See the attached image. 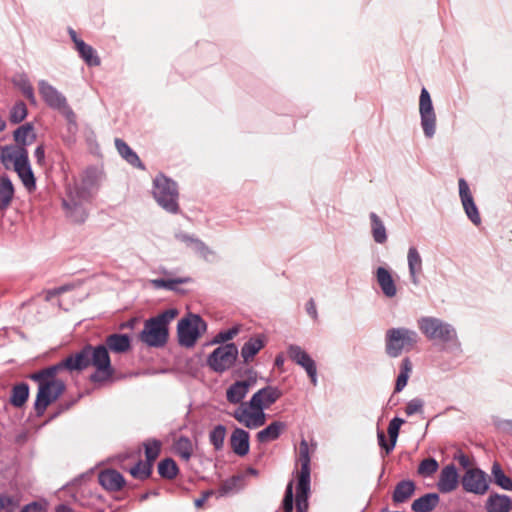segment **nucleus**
Instances as JSON below:
<instances>
[{
    "mask_svg": "<svg viewBox=\"0 0 512 512\" xmlns=\"http://www.w3.org/2000/svg\"><path fill=\"white\" fill-rule=\"evenodd\" d=\"M63 361L67 371H82L89 366L94 367V372L89 380L94 384H105L113 381L115 369L111 364L109 351L104 344L93 346L86 344L79 352L71 354Z\"/></svg>",
    "mask_w": 512,
    "mask_h": 512,
    "instance_id": "obj_1",
    "label": "nucleus"
},
{
    "mask_svg": "<svg viewBox=\"0 0 512 512\" xmlns=\"http://www.w3.org/2000/svg\"><path fill=\"white\" fill-rule=\"evenodd\" d=\"M282 392L274 386H266L254 393L248 402L241 403L231 416L248 429H257L266 423L265 409L273 405Z\"/></svg>",
    "mask_w": 512,
    "mask_h": 512,
    "instance_id": "obj_2",
    "label": "nucleus"
},
{
    "mask_svg": "<svg viewBox=\"0 0 512 512\" xmlns=\"http://www.w3.org/2000/svg\"><path fill=\"white\" fill-rule=\"evenodd\" d=\"M63 370H66V366H63V361H60L30 376L33 381L38 383V393L34 403L37 415H42L46 408L64 392V382L56 378V375Z\"/></svg>",
    "mask_w": 512,
    "mask_h": 512,
    "instance_id": "obj_3",
    "label": "nucleus"
},
{
    "mask_svg": "<svg viewBox=\"0 0 512 512\" xmlns=\"http://www.w3.org/2000/svg\"><path fill=\"white\" fill-rule=\"evenodd\" d=\"M177 315L176 309H167L155 317L145 320L144 327L138 336L139 340L148 347H164L169 338L168 326Z\"/></svg>",
    "mask_w": 512,
    "mask_h": 512,
    "instance_id": "obj_4",
    "label": "nucleus"
},
{
    "mask_svg": "<svg viewBox=\"0 0 512 512\" xmlns=\"http://www.w3.org/2000/svg\"><path fill=\"white\" fill-rule=\"evenodd\" d=\"M0 161L5 169L13 167L18 177L22 181L24 187L28 191H33L36 188V179L34 177L28 151L24 147L17 146H4L1 148Z\"/></svg>",
    "mask_w": 512,
    "mask_h": 512,
    "instance_id": "obj_5",
    "label": "nucleus"
},
{
    "mask_svg": "<svg viewBox=\"0 0 512 512\" xmlns=\"http://www.w3.org/2000/svg\"><path fill=\"white\" fill-rule=\"evenodd\" d=\"M310 453L309 445L305 439H302L298 450V463L301 466L298 472V484L296 493V511L307 512L308 493L310 491Z\"/></svg>",
    "mask_w": 512,
    "mask_h": 512,
    "instance_id": "obj_6",
    "label": "nucleus"
},
{
    "mask_svg": "<svg viewBox=\"0 0 512 512\" xmlns=\"http://www.w3.org/2000/svg\"><path fill=\"white\" fill-rule=\"evenodd\" d=\"M153 196L156 202L169 213L177 214L179 212L178 188L175 181L159 174L153 181Z\"/></svg>",
    "mask_w": 512,
    "mask_h": 512,
    "instance_id": "obj_7",
    "label": "nucleus"
},
{
    "mask_svg": "<svg viewBox=\"0 0 512 512\" xmlns=\"http://www.w3.org/2000/svg\"><path fill=\"white\" fill-rule=\"evenodd\" d=\"M418 342V334L407 328H391L386 331L385 351L388 356L396 358L403 350L409 351Z\"/></svg>",
    "mask_w": 512,
    "mask_h": 512,
    "instance_id": "obj_8",
    "label": "nucleus"
},
{
    "mask_svg": "<svg viewBox=\"0 0 512 512\" xmlns=\"http://www.w3.org/2000/svg\"><path fill=\"white\" fill-rule=\"evenodd\" d=\"M418 328L431 341L449 343L457 339L454 327L435 317H421L418 320Z\"/></svg>",
    "mask_w": 512,
    "mask_h": 512,
    "instance_id": "obj_9",
    "label": "nucleus"
},
{
    "mask_svg": "<svg viewBox=\"0 0 512 512\" xmlns=\"http://www.w3.org/2000/svg\"><path fill=\"white\" fill-rule=\"evenodd\" d=\"M39 94L50 108L59 111L69 124L76 126V115L67 103L66 97L46 80L38 82Z\"/></svg>",
    "mask_w": 512,
    "mask_h": 512,
    "instance_id": "obj_10",
    "label": "nucleus"
},
{
    "mask_svg": "<svg viewBox=\"0 0 512 512\" xmlns=\"http://www.w3.org/2000/svg\"><path fill=\"white\" fill-rule=\"evenodd\" d=\"M238 348L234 343H226L217 347L207 358L208 366L217 373H223L235 364Z\"/></svg>",
    "mask_w": 512,
    "mask_h": 512,
    "instance_id": "obj_11",
    "label": "nucleus"
},
{
    "mask_svg": "<svg viewBox=\"0 0 512 512\" xmlns=\"http://www.w3.org/2000/svg\"><path fill=\"white\" fill-rule=\"evenodd\" d=\"M179 343L185 347H193L201 334V329H206V323L198 315L183 318L178 323Z\"/></svg>",
    "mask_w": 512,
    "mask_h": 512,
    "instance_id": "obj_12",
    "label": "nucleus"
},
{
    "mask_svg": "<svg viewBox=\"0 0 512 512\" xmlns=\"http://www.w3.org/2000/svg\"><path fill=\"white\" fill-rule=\"evenodd\" d=\"M419 112L421 117V126L425 136L428 138L433 137L436 129V115L430 94L426 88H422L421 90Z\"/></svg>",
    "mask_w": 512,
    "mask_h": 512,
    "instance_id": "obj_13",
    "label": "nucleus"
},
{
    "mask_svg": "<svg viewBox=\"0 0 512 512\" xmlns=\"http://www.w3.org/2000/svg\"><path fill=\"white\" fill-rule=\"evenodd\" d=\"M461 483L466 492L482 495L488 490L486 475L477 468L468 469L463 475Z\"/></svg>",
    "mask_w": 512,
    "mask_h": 512,
    "instance_id": "obj_14",
    "label": "nucleus"
},
{
    "mask_svg": "<svg viewBox=\"0 0 512 512\" xmlns=\"http://www.w3.org/2000/svg\"><path fill=\"white\" fill-rule=\"evenodd\" d=\"M288 355L292 361L307 372L312 384H317V369L315 361L300 346L292 344L288 348Z\"/></svg>",
    "mask_w": 512,
    "mask_h": 512,
    "instance_id": "obj_15",
    "label": "nucleus"
},
{
    "mask_svg": "<svg viewBox=\"0 0 512 512\" xmlns=\"http://www.w3.org/2000/svg\"><path fill=\"white\" fill-rule=\"evenodd\" d=\"M458 184H459V195H460L461 202H462V205H463V208L465 210L467 217L470 219V221L473 224L479 225L481 223V217H480L478 208L475 205L473 196L470 192L467 182L463 178H461V179H459Z\"/></svg>",
    "mask_w": 512,
    "mask_h": 512,
    "instance_id": "obj_16",
    "label": "nucleus"
},
{
    "mask_svg": "<svg viewBox=\"0 0 512 512\" xmlns=\"http://www.w3.org/2000/svg\"><path fill=\"white\" fill-rule=\"evenodd\" d=\"M255 383V380L246 379L236 381L231 384L226 390V399L230 404L241 405L244 403L243 400L247 396L251 386Z\"/></svg>",
    "mask_w": 512,
    "mask_h": 512,
    "instance_id": "obj_17",
    "label": "nucleus"
},
{
    "mask_svg": "<svg viewBox=\"0 0 512 512\" xmlns=\"http://www.w3.org/2000/svg\"><path fill=\"white\" fill-rule=\"evenodd\" d=\"M459 476L453 464L445 466L440 473L437 487L441 493H449L458 486Z\"/></svg>",
    "mask_w": 512,
    "mask_h": 512,
    "instance_id": "obj_18",
    "label": "nucleus"
},
{
    "mask_svg": "<svg viewBox=\"0 0 512 512\" xmlns=\"http://www.w3.org/2000/svg\"><path fill=\"white\" fill-rule=\"evenodd\" d=\"M249 433L242 428H235L230 436V446L232 451L240 456H246L249 452L250 443Z\"/></svg>",
    "mask_w": 512,
    "mask_h": 512,
    "instance_id": "obj_19",
    "label": "nucleus"
},
{
    "mask_svg": "<svg viewBox=\"0 0 512 512\" xmlns=\"http://www.w3.org/2000/svg\"><path fill=\"white\" fill-rule=\"evenodd\" d=\"M109 352L123 354L131 349V339L127 334L113 333L103 343Z\"/></svg>",
    "mask_w": 512,
    "mask_h": 512,
    "instance_id": "obj_20",
    "label": "nucleus"
},
{
    "mask_svg": "<svg viewBox=\"0 0 512 512\" xmlns=\"http://www.w3.org/2000/svg\"><path fill=\"white\" fill-rule=\"evenodd\" d=\"M99 483L109 491H119L125 484L121 473L116 470H104L99 474Z\"/></svg>",
    "mask_w": 512,
    "mask_h": 512,
    "instance_id": "obj_21",
    "label": "nucleus"
},
{
    "mask_svg": "<svg viewBox=\"0 0 512 512\" xmlns=\"http://www.w3.org/2000/svg\"><path fill=\"white\" fill-rule=\"evenodd\" d=\"M376 278L383 294L386 297L392 298L396 295L397 288L389 270L384 267H379L376 270Z\"/></svg>",
    "mask_w": 512,
    "mask_h": 512,
    "instance_id": "obj_22",
    "label": "nucleus"
},
{
    "mask_svg": "<svg viewBox=\"0 0 512 512\" xmlns=\"http://www.w3.org/2000/svg\"><path fill=\"white\" fill-rule=\"evenodd\" d=\"M15 188L7 175L0 176V211L5 212L11 205Z\"/></svg>",
    "mask_w": 512,
    "mask_h": 512,
    "instance_id": "obj_23",
    "label": "nucleus"
},
{
    "mask_svg": "<svg viewBox=\"0 0 512 512\" xmlns=\"http://www.w3.org/2000/svg\"><path fill=\"white\" fill-rule=\"evenodd\" d=\"M408 268L411 282L419 284V274L422 272V258L416 247L411 246L407 254Z\"/></svg>",
    "mask_w": 512,
    "mask_h": 512,
    "instance_id": "obj_24",
    "label": "nucleus"
},
{
    "mask_svg": "<svg viewBox=\"0 0 512 512\" xmlns=\"http://www.w3.org/2000/svg\"><path fill=\"white\" fill-rule=\"evenodd\" d=\"M115 147L120 154V156L126 160L130 165L142 169H145V166L141 162L138 155L128 146V144L120 138L115 139Z\"/></svg>",
    "mask_w": 512,
    "mask_h": 512,
    "instance_id": "obj_25",
    "label": "nucleus"
},
{
    "mask_svg": "<svg viewBox=\"0 0 512 512\" xmlns=\"http://www.w3.org/2000/svg\"><path fill=\"white\" fill-rule=\"evenodd\" d=\"M284 429L285 424L283 422L274 421L256 434L257 441L260 443L274 441L280 437Z\"/></svg>",
    "mask_w": 512,
    "mask_h": 512,
    "instance_id": "obj_26",
    "label": "nucleus"
},
{
    "mask_svg": "<svg viewBox=\"0 0 512 512\" xmlns=\"http://www.w3.org/2000/svg\"><path fill=\"white\" fill-rule=\"evenodd\" d=\"M415 491V484L411 480H402L398 482L393 491L392 500L394 503L406 502Z\"/></svg>",
    "mask_w": 512,
    "mask_h": 512,
    "instance_id": "obj_27",
    "label": "nucleus"
},
{
    "mask_svg": "<svg viewBox=\"0 0 512 512\" xmlns=\"http://www.w3.org/2000/svg\"><path fill=\"white\" fill-rule=\"evenodd\" d=\"M173 451L181 460L189 462L194 452V446L188 437L180 436L174 441Z\"/></svg>",
    "mask_w": 512,
    "mask_h": 512,
    "instance_id": "obj_28",
    "label": "nucleus"
},
{
    "mask_svg": "<svg viewBox=\"0 0 512 512\" xmlns=\"http://www.w3.org/2000/svg\"><path fill=\"white\" fill-rule=\"evenodd\" d=\"M438 503V494L428 493L414 500L411 508L414 512H431L438 505Z\"/></svg>",
    "mask_w": 512,
    "mask_h": 512,
    "instance_id": "obj_29",
    "label": "nucleus"
},
{
    "mask_svg": "<svg viewBox=\"0 0 512 512\" xmlns=\"http://www.w3.org/2000/svg\"><path fill=\"white\" fill-rule=\"evenodd\" d=\"M14 140L17 143V147H24L30 145L36 138L33 133V126L29 123H26L20 127H18L14 133Z\"/></svg>",
    "mask_w": 512,
    "mask_h": 512,
    "instance_id": "obj_30",
    "label": "nucleus"
},
{
    "mask_svg": "<svg viewBox=\"0 0 512 512\" xmlns=\"http://www.w3.org/2000/svg\"><path fill=\"white\" fill-rule=\"evenodd\" d=\"M91 198V193L89 189L83 184H75L73 186H69L67 192V198L63 199V201L76 202L80 204H84L88 202Z\"/></svg>",
    "mask_w": 512,
    "mask_h": 512,
    "instance_id": "obj_31",
    "label": "nucleus"
},
{
    "mask_svg": "<svg viewBox=\"0 0 512 512\" xmlns=\"http://www.w3.org/2000/svg\"><path fill=\"white\" fill-rule=\"evenodd\" d=\"M263 347L264 341L261 338H250L241 348V357L243 358V361L248 363Z\"/></svg>",
    "mask_w": 512,
    "mask_h": 512,
    "instance_id": "obj_32",
    "label": "nucleus"
},
{
    "mask_svg": "<svg viewBox=\"0 0 512 512\" xmlns=\"http://www.w3.org/2000/svg\"><path fill=\"white\" fill-rule=\"evenodd\" d=\"M67 216L75 223H83L87 218V211L83 204L63 201Z\"/></svg>",
    "mask_w": 512,
    "mask_h": 512,
    "instance_id": "obj_33",
    "label": "nucleus"
},
{
    "mask_svg": "<svg viewBox=\"0 0 512 512\" xmlns=\"http://www.w3.org/2000/svg\"><path fill=\"white\" fill-rule=\"evenodd\" d=\"M511 509V500L505 495L490 496L487 502L488 512H509Z\"/></svg>",
    "mask_w": 512,
    "mask_h": 512,
    "instance_id": "obj_34",
    "label": "nucleus"
},
{
    "mask_svg": "<svg viewBox=\"0 0 512 512\" xmlns=\"http://www.w3.org/2000/svg\"><path fill=\"white\" fill-rule=\"evenodd\" d=\"M370 220L372 236L374 241L379 244L385 243L387 241V234L383 222L374 212L370 213Z\"/></svg>",
    "mask_w": 512,
    "mask_h": 512,
    "instance_id": "obj_35",
    "label": "nucleus"
},
{
    "mask_svg": "<svg viewBox=\"0 0 512 512\" xmlns=\"http://www.w3.org/2000/svg\"><path fill=\"white\" fill-rule=\"evenodd\" d=\"M78 53L81 58L86 62L89 66H98L100 65V59L96 55L95 50L92 46L86 44L84 41H78L76 47Z\"/></svg>",
    "mask_w": 512,
    "mask_h": 512,
    "instance_id": "obj_36",
    "label": "nucleus"
},
{
    "mask_svg": "<svg viewBox=\"0 0 512 512\" xmlns=\"http://www.w3.org/2000/svg\"><path fill=\"white\" fill-rule=\"evenodd\" d=\"M412 371V363L409 358H404L401 362L400 373L397 377L394 392H401L407 385L410 373Z\"/></svg>",
    "mask_w": 512,
    "mask_h": 512,
    "instance_id": "obj_37",
    "label": "nucleus"
},
{
    "mask_svg": "<svg viewBox=\"0 0 512 512\" xmlns=\"http://www.w3.org/2000/svg\"><path fill=\"white\" fill-rule=\"evenodd\" d=\"M29 396V386L26 383L15 385L12 389L10 402L15 407H21Z\"/></svg>",
    "mask_w": 512,
    "mask_h": 512,
    "instance_id": "obj_38",
    "label": "nucleus"
},
{
    "mask_svg": "<svg viewBox=\"0 0 512 512\" xmlns=\"http://www.w3.org/2000/svg\"><path fill=\"white\" fill-rule=\"evenodd\" d=\"M179 472L176 462L171 458H165L158 464V473L165 479H174Z\"/></svg>",
    "mask_w": 512,
    "mask_h": 512,
    "instance_id": "obj_39",
    "label": "nucleus"
},
{
    "mask_svg": "<svg viewBox=\"0 0 512 512\" xmlns=\"http://www.w3.org/2000/svg\"><path fill=\"white\" fill-rule=\"evenodd\" d=\"M226 427L222 424L216 425L209 433V441L216 451H220L224 447L226 438Z\"/></svg>",
    "mask_w": 512,
    "mask_h": 512,
    "instance_id": "obj_40",
    "label": "nucleus"
},
{
    "mask_svg": "<svg viewBox=\"0 0 512 512\" xmlns=\"http://www.w3.org/2000/svg\"><path fill=\"white\" fill-rule=\"evenodd\" d=\"M143 445L145 448L146 462L153 465L161 452L162 443L157 439H148Z\"/></svg>",
    "mask_w": 512,
    "mask_h": 512,
    "instance_id": "obj_41",
    "label": "nucleus"
},
{
    "mask_svg": "<svg viewBox=\"0 0 512 512\" xmlns=\"http://www.w3.org/2000/svg\"><path fill=\"white\" fill-rule=\"evenodd\" d=\"M492 475L495 483L505 490L512 491V480L505 475L501 466L498 463H494L492 466Z\"/></svg>",
    "mask_w": 512,
    "mask_h": 512,
    "instance_id": "obj_42",
    "label": "nucleus"
},
{
    "mask_svg": "<svg viewBox=\"0 0 512 512\" xmlns=\"http://www.w3.org/2000/svg\"><path fill=\"white\" fill-rule=\"evenodd\" d=\"M21 497L19 494H2L0 493V511L14 512L20 506Z\"/></svg>",
    "mask_w": 512,
    "mask_h": 512,
    "instance_id": "obj_43",
    "label": "nucleus"
},
{
    "mask_svg": "<svg viewBox=\"0 0 512 512\" xmlns=\"http://www.w3.org/2000/svg\"><path fill=\"white\" fill-rule=\"evenodd\" d=\"M404 423L403 419H400L398 417L393 418L388 426V434L390 437V443L389 447L387 448V454H390V452L394 449L399 433L400 426Z\"/></svg>",
    "mask_w": 512,
    "mask_h": 512,
    "instance_id": "obj_44",
    "label": "nucleus"
},
{
    "mask_svg": "<svg viewBox=\"0 0 512 512\" xmlns=\"http://www.w3.org/2000/svg\"><path fill=\"white\" fill-rule=\"evenodd\" d=\"M152 467L153 465L149 462L139 461L130 469V473L134 478L144 480L150 476Z\"/></svg>",
    "mask_w": 512,
    "mask_h": 512,
    "instance_id": "obj_45",
    "label": "nucleus"
},
{
    "mask_svg": "<svg viewBox=\"0 0 512 512\" xmlns=\"http://www.w3.org/2000/svg\"><path fill=\"white\" fill-rule=\"evenodd\" d=\"M439 468L438 462L434 458L422 460L418 466V474L423 477L432 476Z\"/></svg>",
    "mask_w": 512,
    "mask_h": 512,
    "instance_id": "obj_46",
    "label": "nucleus"
},
{
    "mask_svg": "<svg viewBox=\"0 0 512 512\" xmlns=\"http://www.w3.org/2000/svg\"><path fill=\"white\" fill-rule=\"evenodd\" d=\"M27 116V107L24 102L19 101L15 103L10 111V122L13 124H18L22 122Z\"/></svg>",
    "mask_w": 512,
    "mask_h": 512,
    "instance_id": "obj_47",
    "label": "nucleus"
},
{
    "mask_svg": "<svg viewBox=\"0 0 512 512\" xmlns=\"http://www.w3.org/2000/svg\"><path fill=\"white\" fill-rule=\"evenodd\" d=\"M16 85L20 88L23 95L29 100L31 104H37L33 86L31 85L27 77L22 76L20 80L16 83Z\"/></svg>",
    "mask_w": 512,
    "mask_h": 512,
    "instance_id": "obj_48",
    "label": "nucleus"
},
{
    "mask_svg": "<svg viewBox=\"0 0 512 512\" xmlns=\"http://www.w3.org/2000/svg\"><path fill=\"white\" fill-rule=\"evenodd\" d=\"M240 332V326L235 325L228 330L220 331L213 339V343H226L232 340Z\"/></svg>",
    "mask_w": 512,
    "mask_h": 512,
    "instance_id": "obj_49",
    "label": "nucleus"
},
{
    "mask_svg": "<svg viewBox=\"0 0 512 512\" xmlns=\"http://www.w3.org/2000/svg\"><path fill=\"white\" fill-rule=\"evenodd\" d=\"M282 506L284 512L293 511V481L287 484Z\"/></svg>",
    "mask_w": 512,
    "mask_h": 512,
    "instance_id": "obj_50",
    "label": "nucleus"
},
{
    "mask_svg": "<svg viewBox=\"0 0 512 512\" xmlns=\"http://www.w3.org/2000/svg\"><path fill=\"white\" fill-rule=\"evenodd\" d=\"M424 402L419 398H414L410 400L405 408V413L408 416H412L416 413H421L423 411Z\"/></svg>",
    "mask_w": 512,
    "mask_h": 512,
    "instance_id": "obj_51",
    "label": "nucleus"
},
{
    "mask_svg": "<svg viewBox=\"0 0 512 512\" xmlns=\"http://www.w3.org/2000/svg\"><path fill=\"white\" fill-rule=\"evenodd\" d=\"M181 240L187 243H193L195 246V249L200 253L210 252L208 247L199 239H194L191 236L188 235H182Z\"/></svg>",
    "mask_w": 512,
    "mask_h": 512,
    "instance_id": "obj_52",
    "label": "nucleus"
},
{
    "mask_svg": "<svg viewBox=\"0 0 512 512\" xmlns=\"http://www.w3.org/2000/svg\"><path fill=\"white\" fill-rule=\"evenodd\" d=\"M237 482H238V478H236V477H233L231 479L224 481L219 488L220 493L222 495L228 494L229 492H231L234 489Z\"/></svg>",
    "mask_w": 512,
    "mask_h": 512,
    "instance_id": "obj_53",
    "label": "nucleus"
},
{
    "mask_svg": "<svg viewBox=\"0 0 512 512\" xmlns=\"http://www.w3.org/2000/svg\"><path fill=\"white\" fill-rule=\"evenodd\" d=\"M454 459L458 461V463L463 468H468L470 466V459L467 455H465L463 452H458L455 454Z\"/></svg>",
    "mask_w": 512,
    "mask_h": 512,
    "instance_id": "obj_54",
    "label": "nucleus"
},
{
    "mask_svg": "<svg viewBox=\"0 0 512 512\" xmlns=\"http://www.w3.org/2000/svg\"><path fill=\"white\" fill-rule=\"evenodd\" d=\"M21 512H46L45 509L37 502L26 505Z\"/></svg>",
    "mask_w": 512,
    "mask_h": 512,
    "instance_id": "obj_55",
    "label": "nucleus"
},
{
    "mask_svg": "<svg viewBox=\"0 0 512 512\" xmlns=\"http://www.w3.org/2000/svg\"><path fill=\"white\" fill-rule=\"evenodd\" d=\"M306 311L307 313L313 318V319H317L318 317V314H317V309H316V305H315V302L313 299H310L307 304H306Z\"/></svg>",
    "mask_w": 512,
    "mask_h": 512,
    "instance_id": "obj_56",
    "label": "nucleus"
},
{
    "mask_svg": "<svg viewBox=\"0 0 512 512\" xmlns=\"http://www.w3.org/2000/svg\"><path fill=\"white\" fill-rule=\"evenodd\" d=\"M34 156L38 164H43L45 159V149L43 145H39L34 152Z\"/></svg>",
    "mask_w": 512,
    "mask_h": 512,
    "instance_id": "obj_57",
    "label": "nucleus"
},
{
    "mask_svg": "<svg viewBox=\"0 0 512 512\" xmlns=\"http://www.w3.org/2000/svg\"><path fill=\"white\" fill-rule=\"evenodd\" d=\"M185 280L184 279H166L165 280V288L164 289H168V290H175L176 289V286L178 284H181V283H184Z\"/></svg>",
    "mask_w": 512,
    "mask_h": 512,
    "instance_id": "obj_58",
    "label": "nucleus"
},
{
    "mask_svg": "<svg viewBox=\"0 0 512 512\" xmlns=\"http://www.w3.org/2000/svg\"><path fill=\"white\" fill-rule=\"evenodd\" d=\"M212 495L211 491H205L202 493V496L200 498H197L195 500V506L197 508L203 507L204 503L207 501V499Z\"/></svg>",
    "mask_w": 512,
    "mask_h": 512,
    "instance_id": "obj_59",
    "label": "nucleus"
},
{
    "mask_svg": "<svg viewBox=\"0 0 512 512\" xmlns=\"http://www.w3.org/2000/svg\"><path fill=\"white\" fill-rule=\"evenodd\" d=\"M377 437H378V443H379L380 447L383 448L385 450V454L388 455L387 448L389 447V443H387V441H386V436H385L384 432L378 431Z\"/></svg>",
    "mask_w": 512,
    "mask_h": 512,
    "instance_id": "obj_60",
    "label": "nucleus"
},
{
    "mask_svg": "<svg viewBox=\"0 0 512 512\" xmlns=\"http://www.w3.org/2000/svg\"><path fill=\"white\" fill-rule=\"evenodd\" d=\"M56 512H73V510L68 505L60 504L56 507Z\"/></svg>",
    "mask_w": 512,
    "mask_h": 512,
    "instance_id": "obj_61",
    "label": "nucleus"
},
{
    "mask_svg": "<svg viewBox=\"0 0 512 512\" xmlns=\"http://www.w3.org/2000/svg\"><path fill=\"white\" fill-rule=\"evenodd\" d=\"M165 280L166 279H155L152 281V283H153L154 287H156V288H165V285H166Z\"/></svg>",
    "mask_w": 512,
    "mask_h": 512,
    "instance_id": "obj_62",
    "label": "nucleus"
},
{
    "mask_svg": "<svg viewBox=\"0 0 512 512\" xmlns=\"http://www.w3.org/2000/svg\"><path fill=\"white\" fill-rule=\"evenodd\" d=\"M283 364H284V357H283V355L282 354L277 355L276 358H275V366L280 368V367L283 366Z\"/></svg>",
    "mask_w": 512,
    "mask_h": 512,
    "instance_id": "obj_63",
    "label": "nucleus"
},
{
    "mask_svg": "<svg viewBox=\"0 0 512 512\" xmlns=\"http://www.w3.org/2000/svg\"><path fill=\"white\" fill-rule=\"evenodd\" d=\"M69 34H70L71 39L73 40V42L75 43V45H76V46H77V42H78V41H82L81 39H79V38L77 37V34H76V32H75L73 29H70V30H69Z\"/></svg>",
    "mask_w": 512,
    "mask_h": 512,
    "instance_id": "obj_64",
    "label": "nucleus"
}]
</instances>
